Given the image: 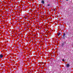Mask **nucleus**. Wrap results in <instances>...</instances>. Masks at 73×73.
<instances>
[{"instance_id":"nucleus-8","label":"nucleus","mask_w":73,"mask_h":73,"mask_svg":"<svg viewBox=\"0 0 73 73\" xmlns=\"http://www.w3.org/2000/svg\"><path fill=\"white\" fill-rule=\"evenodd\" d=\"M61 27H62V28H64V25H61Z\"/></svg>"},{"instance_id":"nucleus-1","label":"nucleus","mask_w":73,"mask_h":73,"mask_svg":"<svg viewBox=\"0 0 73 73\" xmlns=\"http://www.w3.org/2000/svg\"><path fill=\"white\" fill-rule=\"evenodd\" d=\"M65 44H66V42L65 41H63L61 43V46L62 47H63L62 49L63 50L62 52H65V51L66 52L67 50H68V49H69L70 48V46L68 44H66L65 47H64Z\"/></svg>"},{"instance_id":"nucleus-4","label":"nucleus","mask_w":73,"mask_h":73,"mask_svg":"<svg viewBox=\"0 0 73 73\" xmlns=\"http://www.w3.org/2000/svg\"><path fill=\"white\" fill-rule=\"evenodd\" d=\"M3 57V55L2 54L0 55V58H2Z\"/></svg>"},{"instance_id":"nucleus-12","label":"nucleus","mask_w":73,"mask_h":73,"mask_svg":"<svg viewBox=\"0 0 73 73\" xmlns=\"http://www.w3.org/2000/svg\"><path fill=\"white\" fill-rule=\"evenodd\" d=\"M25 19H27V18L25 17Z\"/></svg>"},{"instance_id":"nucleus-6","label":"nucleus","mask_w":73,"mask_h":73,"mask_svg":"<svg viewBox=\"0 0 73 73\" xmlns=\"http://www.w3.org/2000/svg\"><path fill=\"white\" fill-rule=\"evenodd\" d=\"M60 35H61V33H58V36H59Z\"/></svg>"},{"instance_id":"nucleus-3","label":"nucleus","mask_w":73,"mask_h":73,"mask_svg":"<svg viewBox=\"0 0 73 73\" xmlns=\"http://www.w3.org/2000/svg\"><path fill=\"white\" fill-rule=\"evenodd\" d=\"M69 66H70L69 65V64H66V68H69Z\"/></svg>"},{"instance_id":"nucleus-13","label":"nucleus","mask_w":73,"mask_h":73,"mask_svg":"<svg viewBox=\"0 0 73 73\" xmlns=\"http://www.w3.org/2000/svg\"><path fill=\"white\" fill-rule=\"evenodd\" d=\"M41 8H43L42 7H41Z\"/></svg>"},{"instance_id":"nucleus-10","label":"nucleus","mask_w":73,"mask_h":73,"mask_svg":"<svg viewBox=\"0 0 73 73\" xmlns=\"http://www.w3.org/2000/svg\"><path fill=\"white\" fill-rule=\"evenodd\" d=\"M62 60L63 61H65V60H64V59H62Z\"/></svg>"},{"instance_id":"nucleus-5","label":"nucleus","mask_w":73,"mask_h":73,"mask_svg":"<svg viewBox=\"0 0 73 73\" xmlns=\"http://www.w3.org/2000/svg\"><path fill=\"white\" fill-rule=\"evenodd\" d=\"M45 2H44V0H42L41 1V3L42 4H44Z\"/></svg>"},{"instance_id":"nucleus-14","label":"nucleus","mask_w":73,"mask_h":73,"mask_svg":"<svg viewBox=\"0 0 73 73\" xmlns=\"http://www.w3.org/2000/svg\"><path fill=\"white\" fill-rule=\"evenodd\" d=\"M17 48H19V47H18Z\"/></svg>"},{"instance_id":"nucleus-7","label":"nucleus","mask_w":73,"mask_h":73,"mask_svg":"<svg viewBox=\"0 0 73 73\" xmlns=\"http://www.w3.org/2000/svg\"><path fill=\"white\" fill-rule=\"evenodd\" d=\"M70 33V35H73V33Z\"/></svg>"},{"instance_id":"nucleus-2","label":"nucleus","mask_w":73,"mask_h":73,"mask_svg":"<svg viewBox=\"0 0 73 73\" xmlns=\"http://www.w3.org/2000/svg\"><path fill=\"white\" fill-rule=\"evenodd\" d=\"M63 39H65V33H63V35L62 37Z\"/></svg>"},{"instance_id":"nucleus-9","label":"nucleus","mask_w":73,"mask_h":73,"mask_svg":"<svg viewBox=\"0 0 73 73\" xmlns=\"http://www.w3.org/2000/svg\"><path fill=\"white\" fill-rule=\"evenodd\" d=\"M47 6H48V7H49V6H50V5L49 4H48Z\"/></svg>"},{"instance_id":"nucleus-11","label":"nucleus","mask_w":73,"mask_h":73,"mask_svg":"<svg viewBox=\"0 0 73 73\" xmlns=\"http://www.w3.org/2000/svg\"><path fill=\"white\" fill-rule=\"evenodd\" d=\"M69 0H66V1H68Z\"/></svg>"}]
</instances>
